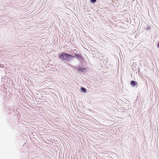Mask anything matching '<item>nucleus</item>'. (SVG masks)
I'll return each mask as SVG.
<instances>
[{
  "instance_id": "obj_8",
  "label": "nucleus",
  "mask_w": 159,
  "mask_h": 159,
  "mask_svg": "<svg viewBox=\"0 0 159 159\" xmlns=\"http://www.w3.org/2000/svg\"><path fill=\"white\" fill-rule=\"evenodd\" d=\"M157 48H159V42L158 43V44L157 45Z\"/></svg>"
},
{
  "instance_id": "obj_4",
  "label": "nucleus",
  "mask_w": 159,
  "mask_h": 159,
  "mask_svg": "<svg viewBox=\"0 0 159 159\" xmlns=\"http://www.w3.org/2000/svg\"><path fill=\"white\" fill-rule=\"evenodd\" d=\"M137 83L134 80H132L130 82V84L133 87H134L136 85H137Z\"/></svg>"
},
{
  "instance_id": "obj_6",
  "label": "nucleus",
  "mask_w": 159,
  "mask_h": 159,
  "mask_svg": "<svg viewBox=\"0 0 159 159\" xmlns=\"http://www.w3.org/2000/svg\"><path fill=\"white\" fill-rule=\"evenodd\" d=\"M81 90L84 93H86V92L87 91L86 89L83 87H81Z\"/></svg>"
},
{
  "instance_id": "obj_1",
  "label": "nucleus",
  "mask_w": 159,
  "mask_h": 159,
  "mask_svg": "<svg viewBox=\"0 0 159 159\" xmlns=\"http://www.w3.org/2000/svg\"><path fill=\"white\" fill-rule=\"evenodd\" d=\"M73 57V56L66 53V56H65V60L66 61H69L70 60H71Z\"/></svg>"
},
{
  "instance_id": "obj_2",
  "label": "nucleus",
  "mask_w": 159,
  "mask_h": 159,
  "mask_svg": "<svg viewBox=\"0 0 159 159\" xmlns=\"http://www.w3.org/2000/svg\"><path fill=\"white\" fill-rule=\"evenodd\" d=\"M74 57L79 60L83 59V57L78 54H75Z\"/></svg>"
},
{
  "instance_id": "obj_5",
  "label": "nucleus",
  "mask_w": 159,
  "mask_h": 159,
  "mask_svg": "<svg viewBox=\"0 0 159 159\" xmlns=\"http://www.w3.org/2000/svg\"><path fill=\"white\" fill-rule=\"evenodd\" d=\"M78 70L79 71H81L82 72H84L85 70V69L84 68L80 67H79Z\"/></svg>"
},
{
  "instance_id": "obj_7",
  "label": "nucleus",
  "mask_w": 159,
  "mask_h": 159,
  "mask_svg": "<svg viewBox=\"0 0 159 159\" xmlns=\"http://www.w3.org/2000/svg\"><path fill=\"white\" fill-rule=\"evenodd\" d=\"M96 1V0H90V2L91 3H94Z\"/></svg>"
},
{
  "instance_id": "obj_3",
  "label": "nucleus",
  "mask_w": 159,
  "mask_h": 159,
  "mask_svg": "<svg viewBox=\"0 0 159 159\" xmlns=\"http://www.w3.org/2000/svg\"><path fill=\"white\" fill-rule=\"evenodd\" d=\"M66 53H63L59 55V57H60L61 59H62L65 60V56H66Z\"/></svg>"
}]
</instances>
